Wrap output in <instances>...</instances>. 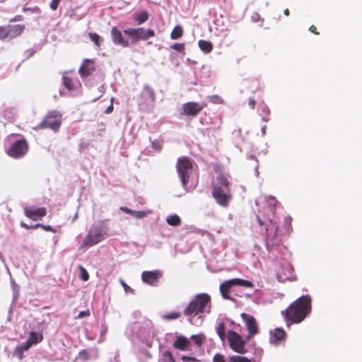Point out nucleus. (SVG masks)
<instances>
[{
    "instance_id": "obj_1",
    "label": "nucleus",
    "mask_w": 362,
    "mask_h": 362,
    "mask_svg": "<svg viewBox=\"0 0 362 362\" xmlns=\"http://www.w3.org/2000/svg\"><path fill=\"white\" fill-rule=\"evenodd\" d=\"M311 297L302 296L293 302L285 310L281 311L286 325L301 322L311 311Z\"/></svg>"
},
{
    "instance_id": "obj_2",
    "label": "nucleus",
    "mask_w": 362,
    "mask_h": 362,
    "mask_svg": "<svg viewBox=\"0 0 362 362\" xmlns=\"http://www.w3.org/2000/svg\"><path fill=\"white\" fill-rule=\"evenodd\" d=\"M211 298L206 293H202L194 296L183 310V314L187 317H194L198 316L202 317L211 312Z\"/></svg>"
},
{
    "instance_id": "obj_3",
    "label": "nucleus",
    "mask_w": 362,
    "mask_h": 362,
    "mask_svg": "<svg viewBox=\"0 0 362 362\" xmlns=\"http://www.w3.org/2000/svg\"><path fill=\"white\" fill-rule=\"evenodd\" d=\"M230 179L229 175L221 173L216 176V182L212 185V196L223 207H228L233 198L230 189Z\"/></svg>"
},
{
    "instance_id": "obj_4",
    "label": "nucleus",
    "mask_w": 362,
    "mask_h": 362,
    "mask_svg": "<svg viewBox=\"0 0 362 362\" xmlns=\"http://www.w3.org/2000/svg\"><path fill=\"white\" fill-rule=\"evenodd\" d=\"M256 217L258 225L262 228V231H265L266 247L267 250L271 251L281 243L280 229L272 217L260 216V215H257Z\"/></svg>"
},
{
    "instance_id": "obj_5",
    "label": "nucleus",
    "mask_w": 362,
    "mask_h": 362,
    "mask_svg": "<svg viewBox=\"0 0 362 362\" xmlns=\"http://www.w3.org/2000/svg\"><path fill=\"white\" fill-rule=\"evenodd\" d=\"M106 227L103 222L93 223L85 236L81 247H90L97 245L106 235Z\"/></svg>"
},
{
    "instance_id": "obj_6",
    "label": "nucleus",
    "mask_w": 362,
    "mask_h": 362,
    "mask_svg": "<svg viewBox=\"0 0 362 362\" xmlns=\"http://www.w3.org/2000/svg\"><path fill=\"white\" fill-rule=\"evenodd\" d=\"M176 168L181 180L182 185L185 187L189 183L190 175L193 170L192 160L185 156L177 158Z\"/></svg>"
},
{
    "instance_id": "obj_7",
    "label": "nucleus",
    "mask_w": 362,
    "mask_h": 362,
    "mask_svg": "<svg viewBox=\"0 0 362 362\" xmlns=\"http://www.w3.org/2000/svg\"><path fill=\"white\" fill-rule=\"evenodd\" d=\"M124 33L132 40V42L139 40L146 41L156 35L153 30L145 29L144 27L128 28L124 30Z\"/></svg>"
},
{
    "instance_id": "obj_8",
    "label": "nucleus",
    "mask_w": 362,
    "mask_h": 362,
    "mask_svg": "<svg viewBox=\"0 0 362 362\" xmlns=\"http://www.w3.org/2000/svg\"><path fill=\"white\" fill-rule=\"evenodd\" d=\"M234 286H240L246 288H253L254 284L250 281L242 279H233L225 281L220 285V292L222 297L226 300H232L229 295L230 289Z\"/></svg>"
},
{
    "instance_id": "obj_9",
    "label": "nucleus",
    "mask_w": 362,
    "mask_h": 362,
    "mask_svg": "<svg viewBox=\"0 0 362 362\" xmlns=\"http://www.w3.org/2000/svg\"><path fill=\"white\" fill-rule=\"evenodd\" d=\"M62 124V115L57 111L49 112L39 124L40 129H51L57 131Z\"/></svg>"
},
{
    "instance_id": "obj_10",
    "label": "nucleus",
    "mask_w": 362,
    "mask_h": 362,
    "mask_svg": "<svg viewBox=\"0 0 362 362\" xmlns=\"http://www.w3.org/2000/svg\"><path fill=\"white\" fill-rule=\"evenodd\" d=\"M227 338L230 347L235 352L240 354H244L247 352L245 349L246 341L239 334L235 331L229 330Z\"/></svg>"
},
{
    "instance_id": "obj_11",
    "label": "nucleus",
    "mask_w": 362,
    "mask_h": 362,
    "mask_svg": "<svg viewBox=\"0 0 362 362\" xmlns=\"http://www.w3.org/2000/svg\"><path fill=\"white\" fill-rule=\"evenodd\" d=\"M29 145L25 139L15 141L7 150V154L13 158L23 157L28 151Z\"/></svg>"
},
{
    "instance_id": "obj_12",
    "label": "nucleus",
    "mask_w": 362,
    "mask_h": 362,
    "mask_svg": "<svg viewBox=\"0 0 362 362\" xmlns=\"http://www.w3.org/2000/svg\"><path fill=\"white\" fill-rule=\"evenodd\" d=\"M24 30L25 25L21 24L1 26L0 40H4L5 39L11 40L16 38L20 36Z\"/></svg>"
},
{
    "instance_id": "obj_13",
    "label": "nucleus",
    "mask_w": 362,
    "mask_h": 362,
    "mask_svg": "<svg viewBox=\"0 0 362 362\" xmlns=\"http://www.w3.org/2000/svg\"><path fill=\"white\" fill-rule=\"evenodd\" d=\"M242 319L245 323L247 329L248 331V334L246 337L247 340H250L252 339L255 334L258 333V325L255 318L250 315H247L245 313L240 315Z\"/></svg>"
},
{
    "instance_id": "obj_14",
    "label": "nucleus",
    "mask_w": 362,
    "mask_h": 362,
    "mask_svg": "<svg viewBox=\"0 0 362 362\" xmlns=\"http://www.w3.org/2000/svg\"><path fill=\"white\" fill-rule=\"evenodd\" d=\"M206 106L197 102H188L182 105V114L187 116L196 117Z\"/></svg>"
},
{
    "instance_id": "obj_15",
    "label": "nucleus",
    "mask_w": 362,
    "mask_h": 362,
    "mask_svg": "<svg viewBox=\"0 0 362 362\" xmlns=\"http://www.w3.org/2000/svg\"><path fill=\"white\" fill-rule=\"evenodd\" d=\"M163 276V272L159 270L145 271L141 274L142 281L150 286H155L157 285L158 279Z\"/></svg>"
},
{
    "instance_id": "obj_16",
    "label": "nucleus",
    "mask_w": 362,
    "mask_h": 362,
    "mask_svg": "<svg viewBox=\"0 0 362 362\" xmlns=\"http://www.w3.org/2000/svg\"><path fill=\"white\" fill-rule=\"evenodd\" d=\"M24 215L35 221L39 219H41L42 217H45L47 215V209L45 207H38L37 209H32L28 206H26L23 209Z\"/></svg>"
},
{
    "instance_id": "obj_17",
    "label": "nucleus",
    "mask_w": 362,
    "mask_h": 362,
    "mask_svg": "<svg viewBox=\"0 0 362 362\" xmlns=\"http://www.w3.org/2000/svg\"><path fill=\"white\" fill-rule=\"evenodd\" d=\"M111 37L112 42L115 45H120L123 47H128L129 46V41L124 39L122 32L119 30L116 27H113L111 29Z\"/></svg>"
},
{
    "instance_id": "obj_18",
    "label": "nucleus",
    "mask_w": 362,
    "mask_h": 362,
    "mask_svg": "<svg viewBox=\"0 0 362 362\" xmlns=\"http://www.w3.org/2000/svg\"><path fill=\"white\" fill-rule=\"evenodd\" d=\"M95 71L94 61L85 59L79 69V74L82 77L90 76Z\"/></svg>"
},
{
    "instance_id": "obj_19",
    "label": "nucleus",
    "mask_w": 362,
    "mask_h": 362,
    "mask_svg": "<svg viewBox=\"0 0 362 362\" xmlns=\"http://www.w3.org/2000/svg\"><path fill=\"white\" fill-rule=\"evenodd\" d=\"M267 207L265 209L266 211H268L269 212L266 214V212H264L262 216H271L272 218H274L275 217V213H276V207L277 204L279 203L278 201L276 199L275 197L269 196L267 198Z\"/></svg>"
},
{
    "instance_id": "obj_20",
    "label": "nucleus",
    "mask_w": 362,
    "mask_h": 362,
    "mask_svg": "<svg viewBox=\"0 0 362 362\" xmlns=\"http://www.w3.org/2000/svg\"><path fill=\"white\" fill-rule=\"evenodd\" d=\"M173 346L175 349L180 351H187L189 350L190 342L185 337L179 336L174 341Z\"/></svg>"
},
{
    "instance_id": "obj_21",
    "label": "nucleus",
    "mask_w": 362,
    "mask_h": 362,
    "mask_svg": "<svg viewBox=\"0 0 362 362\" xmlns=\"http://www.w3.org/2000/svg\"><path fill=\"white\" fill-rule=\"evenodd\" d=\"M286 332L283 328L277 327L271 332L270 341L272 343H278L284 340L286 337Z\"/></svg>"
},
{
    "instance_id": "obj_22",
    "label": "nucleus",
    "mask_w": 362,
    "mask_h": 362,
    "mask_svg": "<svg viewBox=\"0 0 362 362\" xmlns=\"http://www.w3.org/2000/svg\"><path fill=\"white\" fill-rule=\"evenodd\" d=\"M121 210L122 211H124V213L129 214L136 218H139V219L144 218L146 217L149 214H151L150 211H134V210L130 209L127 207H121Z\"/></svg>"
},
{
    "instance_id": "obj_23",
    "label": "nucleus",
    "mask_w": 362,
    "mask_h": 362,
    "mask_svg": "<svg viewBox=\"0 0 362 362\" xmlns=\"http://www.w3.org/2000/svg\"><path fill=\"white\" fill-rule=\"evenodd\" d=\"M199 49L204 53L208 54L213 49L214 45L210 41L200 40L198 42Z\"/></svg>"
},
{
    "instance_id": "obj_24",
    "label": "nucleus",
    "mask_w": 362,
    "mask_h": 362,
    "mask_svg": "<svg viewBox=\"0 0 362 362\" xmlns=\"http://www.w3.org/2000/svg\"><path fill=\"white\" fill-rule=\"evenodd\" d=\"M134 18L139 25H141L148 19V13L147 11H143L140 13H135Z\"/></svg>"
},
{
    "instance_id": "obj_25",
    "label": "nucleus",
    "mask_w": 362,
    "mask_h": 362,
    "mask_svg": "<svg viewBox=\"0 0 362 362\" xmlns=\"http://www.w3.org/2000/svg\"><path fill=\"white\" fill-rule=\"evenodd\" d=\"M184 31L181 25H175L170 33L172 40H177L183 35Z\"/></svg>"
},
{
    "instance_id": "obj_26",
    "label": "nucleus",
    "mask_w": 362,
    "mask_h": 362,
    "mask_svg": "<svg viewBox=\"0 0 362 362\" xmlns=\"http://www.w3.org/2000/svg\"><path fill=\"white\" fill-rule=\"evenodd\" d=\"M43 337L42 334H37L35 332H31L28 339V341L31 343V345L37 344L42 340Z\"/></svg>"
},
{
    "instance_id": "obj_27",
    "label": "nucleus",
    "mask_w": 362,
    "mask_h": 362,
    "mask_svg": "<svg viewBox=\"0 0 362 362\" xmlns=\"http://www.w3.org/2000/svg\"><path fill=\"white\" fill-rule=\"evenodd\" d=\"M166 222L168 223V225L170 226H177L179 225H180L181 223V219L180 218L176 215V214H174V215H170L167 217L166 218Z\"/></svg>"
},
{
    "instance_id": "obj_28",
    "label": "nucleus",
    "mask_w": 362,
    "mask_h": 362,
    "mask_svg": "<svg viewBox=\"0 0 362 362\" xmlns=\"http://www.w3.org/2000/svg\"><path fill=\"white\" fill-rule=\"evenodd\" d=\"M160 362H176L173 354L169 351H165L162 353Z\"/></svg>"
},
{
    "instance_id": "obj_29",
    "label": "nucleus",
    "mask_w": 362,
    "mask_h": 362,
    "mask_svg": "<svg viewBox=\"0 0 362 362\" xmlns=\"http://www.w3.org/2000/svg\"><path fill=\"white\" fill-rule=\"evenodd\" d=\"M226 326L224 322H220L216 327V333L219 338L223 341L226 338Z\"/></svg>"
},
{
    "instance_id": "obj_30",
    "label": "nucleus",
    "mask_w": 362,
    "mask_h": 362,
    "mask_svg": "<svg viewBox=\"0 0 362 362\" xmlns=\"http://www.w3.org/2000/svg\"><path fill=\"white\" fill-rule=\"evenodd\" d=\"M143 93L145 94L146 95L148 96L151 98L152 102L155 101L156 95H155L154 90L148 85H146L144 86Z\"/></svg>"
},
{
    "instance_id": "obj_31",
    "label": "nucleus",
    "mask_w": 362,
    "mask_h": 362,
    "mask_svg": "<svg viewBox=\"0 0 362 362\" xmlns=\"http://www.w3.org/2000/svg\"><path fill=\"white\" fill-rule=\"evenodd\" d=\"M88 36L91 41L97 46L100 47L101 42L103 41L102 37L97 33H90L88 34Z\"/></svg>"
},
{
    "instance_id": "obj_32",
    "label": "nucleus",
    "mask_w": 362,
    "mask_h": 362,
    "mask_svg": "<svg viewBox=\"0 0 362 362\" xmlns=\"http://www.w3.org/2000/svg\"><path fill=\"white\" fill-rule=\"evenodd\" d=\"M228 359L230 362H252L251 360L247 357L238 355L230 356Z\"/></svg>"
},
{
    "instance_id": "obj_33",
    "label": "nucleus",
    "mask_w": 362,
    "mask_h": 362,
    "mask_svg": "<svg viewBox=\"0 0 362 362\" xmlns=\"http://www.w3.org/2000/svg\"><path fill=\"white\" fill-rule=\"evenodd\" d=\"M62 81H63L64 86L67 89H69V90H74V86L73 81L71 78L64 76H63Z\"/></svg>"
},
{
    "instance_id": "obj_34",
    "label": "nucleus",
    "mask_w": 362,
    "mask_h": 362,
    "mask_svg": "<svg viewBox=\"0 0 362 362\" xmlns=\"http://www.w3.org/2000/svg\"><path fill=\"white\" fill-rule=\"evenodd\" d=\"M181 317V313L180 312H172L170 313L166 314L163 316V319L165 320H176Z\"/></svg>"
},
{
    "instance_id": "obj_35",
    "label": "nucleus",
    "mask_w": 362,
    "mask_h": 362,
    "mask_svg": "<svg viewBox=\"0 0 362 362\" xmlns=\"http://www.w3.org/2000/svg\"><path fill=\"white\" fill-rule=\"evenodd\" d=\"M191 339L194 341V343L198 346H201L203 344V342H204V340L205 339V337H204V335L197 334V335H192L191 337Z\"/></svg>"
},
{
    "instance_id": "obj_36",
    "label": "nucleus",
    "mask_w": 362,
    "mask_h": 362,
    "mask_svg": "<svg viewBox=\"0 0 362 362\" xmlns=\"http://www.w3.org/2000/svg\"><path fill=\"white\" fill-rule=\"evenodd\" d=\"M208 100L210 103L214 104H223V100L218 95H213L208 97Z\"/></svg>"
},
{
    "instance_id": "obj_37",
    "label": "nucleus",
    "mask_w": 362,
    "mask_h": 362,
    "mask_svg": "<svg viewBox=\"0 0 362 362\" xmlns=\"http://www.w3.org/2000/svg\"><path fill=\"white\" fill-rule=\"evenodd\" d=\"M171 48L180 52V53H182L183 54H185V43H176V44H174L173 45H171Z\"/></svg>"
},
{
    "instance_id": "obj_38",
    "label": "nucleus",
    "mask_w": 362,
    "mask_h": 362,
    "mask_svg": "<svg viewBox=\"0 0 362 362\" xmlns=\"http://www.w3.org/2000/svg\"><path fill=\"white\" fill-rule=\"evenodd\" d=\"M79 271L80 278L84 281H88L89 279V274L87 270L83 267L79 266Z\"/></svg>"
},
{
    "instance_id": "obj_39",
    "label": "nucleus",
    "mask_w": 362,
    "mask_h": 362,
    "mask_svg": "<svg viewBox=\"0 0 362 362\" xmlns=\"http://www.w3.org/2000/svg\"><path fill=\"white\" fill-rule=\"evenodd\" d=\"M212 362H227L226 357L221 354H216L214 357Z\"/></svg>"
},
{
    "instance_id": "obj_40",
    "label": "nucleus",
    "mask_w": 362,
    "mask_h": 362,
    "mask_svg": "<svg viewBox=\"0 0 362 362\" xmlns=\"http://www.w3.org/2000/svg\"><path fill=\"white\" fill-rule=\"evenodd\" d=\"M13 356H16L20 360L23 358V351L18 346L15 348L13 351Z\"/></svg>"
},
{
    "instance_id": "obj_41",
    "label": "nucleus",
    "mask_w": 362,
    "mask_h": 362,
    "mask_svg": "<svg viewBox=\"0 0 362 362\" xmlns=\"http://www.w3.org/2000/svg\"><path fill=\"white\" fill-rule=\"evenodd\" d=\"M21 226L25 229H37V228H40L41 226H40V223H36L35 225H28V224L25 223L24 222H21Z\"/></svg>"
},
{
    "instance_id": "obj_42",
    "label": "nucleus",
    "mask_w": 362,
    "mask_h": 362,
    "mask_svg": "<svg viewBox=\"0 0 362 362\" xmlns=\"http://www.w3.org/2000/svg\"><path fill=\"white\" fill-rule=\"evenodd\" d=\"M181 359L185 362H187V361L199 362V360L197 359V358L192 357V356H182L181 357Z\"/></svg>"
},
{
    "instance_id": "obj_43",
    "label": "nucleus",
    "mask_w": 362,
    "mask_h": 362,
    "mask_svg": "<svg viewBox=\"0 0 362 362\" xmlns=\"http://www.w3.org/2000/svg\"><path fill=\"white\" fill-rule=\"evenodd\" d=\"M31 346H32L31 343L28 341H26L25 343H23L21 345H18L20 349L21 350H23V352L28 351L30 348Z\"/></svg>"
},
{
    "instance_id": "obj_44",
    "label": "nucleus",
    "mask_w": 362,
    "mask_h": 362,
    "mask_svg": "<svg viewBox=\"0 0 362 362\" xmlns=\"http://www.w3.org/2000/svg\"><path fill=\"white\" fill-rule=\"evenodd\" d=\"M90 312L89 310H84V311H81L77 317L78 319H80V318H83V317H88L90 316Z\"/></svg>"
},
{
    "instance_id": "obj_45",
    "label": "nucleus",
    "mask_w": 362,
    "mask_h": 362,
    "mask_svg": "<svg viewBox=\"0 0 362 362\" xmlns=\"http://www.w3.org/2000/svg\"><path fill=\"white\" fill-rule=\"evenodd\" d=\"M61 0H52L50 3V8L53 11H55L57 10L58 6H59V4Z\"/></svg>"
},
{
    "instance_id": "obj_46",
    "label": "nucleus",
    "mask_w": 362,
    "mask_h": 362,
    "mask_svg": "<svg viewBox=\"0 0 362 362\" xmlns=\"http://www.w3.org/2000/svg\"><path fill=\"white\" fill-rule=\"evenodd\" d=\"M285 223L287 226L286 232L288 233L291 230V218L290 217H286L285 218Z\"/></svg>"
},
{
    "instance_id": "obj_47",
    "label": "nucleus",
    "mask_w": 362,
    "mask_h": 362,
    "mask_svg": "<svg viewBox=\"0 0 362 362\" xmlns=\"http://www.w3.org/2000/svg\"><path fill=\"white\" fill-rule=\"evenodd\" d=\"M40 226H41L40 228H42L43 230H45V231L53 232V233L56 232V230L51 226H45L42 223H40Z\"/></svg>"
},
{
    "instance_id": "obj_48",
    "label": "nucleus",
    "mask_w": 362,
    "mask_h": 362,
    "mask_svg": "<svg viewBox=\"0 0 362 362\" xmlns=\"http://www.w3.org/2000/svg\"><path fill=\"white\" fill-rule=\"evenodd\" d=\"M248 105L252 109H255L256 105V100L254 98H250L248 100Z\"/></svg>"
},
{
    "instance_id": "obj_49",
    "label": "nucleus",
    "mask_w": 362,
    "mask_h": 362,
    "mask_svg": "<svg viewBox=\"0 0 362 362\" xmlns=\"http://www.w3.org/2000/svg\"><path fill=\"white\" fill-rule=\"evenodd\" d=\"M309 30H310L311 33H314V34H315V35H319V33H318V32H317V28H316L315 25H312L309 28Z\"/></svg>"
},
{
    "instance_id": "obj_50",
    "label": "nucleus",
    "mask_w": 362,
    "mask_h": 362,
    "mask_svg": "<svg viewBox=\"0 0 362 362\" xmlns=\"http://www.w3.org/2000/svg\"><path fill=\"white\" fill-rule=\"evenodd\" d=\"M113 111V105L111 103V105L104 111L105 114H110Z\"/></svg>"
},
{
    "instance_id": "obj_51",
    "label": "nucleus",
    "mask_w": 362,
    "mask_h": 362,
    "mask_svg": "<svg viewBox=\"0 0 362 362\" xmlns=\"http://www.w3.org/2000/svg\"><path fill=\"white\" fill-rule=\"evenodd\" d=\"M121 284L123 286L124 288L125 291H127V289L130 288L129 286H127L126 284V283L123 281V280H121Z\"/></svg>"
},
{
    "instance_id": "obj_52",
    "label": "nucleus",
    "mask_w": 362,
    "mask_h": 362,
    "mask_svg": "<svg viewBox=\"0 0 362 362\" xmlns=\"http://www.w3.org/2000/svg\"><path fill=\"white\" fill-rule=\"evenodd\" d=\"M79 354H80L81 356L87 357L88 353H87L86 351L83 350V351H80Z\"/></svg>"
},
{
    "instance_id": "obj_53",
    "label": "nucleus",
    "mask_w": 362,
    "mask_h": 362,
    "mask_svg": "<svg viewBox=\"0 0 362 362\" xmlns=\"http://www.w3.org/2000/svg\"><path fill=\"white\" fill-rule=\"evenodd\" d=\"M284 15H285V16H289V13H289V10H288V8H286V9H284Z\"/></svg>"
},
{
    "instance_id": "obj_54",
    "label": "nucleus",
    "mask_w": 362,
    "mask_h": 362,
    "mask_svg": "<svg viewBox=\"0 0 362 362\" xmlns=\"http://www.w3.org/2000/svg\"><path fill=\"white\" fill-rule=\"evenodd\" d=\"M152 145H153V146L154 148H158V149H160L161 148L160 145H158V146H156V142L155 141L152 142Z\"/></svg>"
},
{
    "instance_id": "obj_55",
    "label": "nucleus",
    "mask_w": 362,
    "mask_h": 362,
    "mask_svg": "<svg viewBox=\"0 0 362 362\" xmlns=\"http://www.w3.org/2000/svg\"><path fill=\"white\" fill-rule=\"evenodd\" d=\"M16 21V19H15V18H13V19H11L10 21H11V22H13V21Z\"/></svg>"
}]
</instances>
